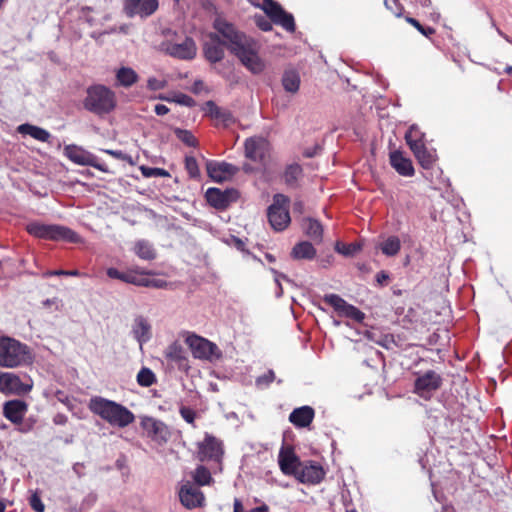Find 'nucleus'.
<instances>
[{"label": "nucleus", "instance_id": "31", "mask_svg": "<svg viewBox=\"0 0 512 512\" xmlns=\"http://www.w3.org/2000/svg\"><path fill=\"white\" fill-rule=\"evenodd\" d=\"M305 234L315 243H321L323 239V226L313 218H305L302 223Z\"/></svg>", "mask_w": 512, "mask_h": 512}, {"label": "nucleus", "instance_id": "13", "mask_svg": "<svg viewBox=\"0 0 512 512\" xmlns=\"http://www.w3.org/2000/svg\"><path fill=\"white\" fill-rule=\"evenodd\" d=\"M224 455L223 444L216 437L206 434L198 443L197 459L201 462L214 461L220 463Z\"/></svg>", "mask_w": 512, "mask_h": 512}, {"label": "nucleus", "instance_id": "45", "mask_svg": "<svg viewBox=\"0 0 512 512\" xmlns=\"http://www.w3.org/2000/svg\"><path fill=\"white\" fill-rule=\"evenodd\" d=\"M335 250L344 256H353L361 250V246L357 243L345 244L338 241L335 244Z\"/></svg>", "mask_w": 512, "mask_h": 512}, {"label": "nucleus", "instance_id": "4", "mask_svg": "<svg viewBox=\"0 0 512 512\" xmlns=\"http://www.w3.org/2000/svg\"><path fill=\"white\" fill-rule=\"evenodd\" d=\"M27 232L39 239L50 241H64L68 243H81V236L69 227L58 224H44L31 222L26 227Z\"/></svg>", "mask_w": 512, "mask_h": 512}, {"label": "nucleus", "instance_id": "59", "mask_svg": "<svg viewBox=\"0 0 512 512\" xmlns=\"http://www.w3.org/2000/svg\"><path fill=\"white\" fill-rule=\"evenodd\" d=\"M154 111L157 115L163 116L169 112V108L164 104H157L154 108Z\"/></svg>", "mask_w": 512, "mask_h": 512}, {"label": "nucleus", "instance_id": "53", "mask_svg": "<svg viewBox=\"0 0 512 512\" xmlns=\"http://www.w3.org/2000/svg\"><path fill=\"white\" fill-rule=\"evenodd\" d=\"M255 23L259 29L262 31H271L272 30V21L264 16H256L255 17Z\"/></svg>", "mask_w": 512, "mask_h": 512}, {"label": "nucleus", "instance_id": "17", "mask_svg": "<svg viewBox=\"0 0 512 512\" xmlns=\"http://www.w3.org/2000/svg\"><path fill=\"white\" fill-rule=\"evenodd\" d=\"M325 477V470L322 465L314 461L303 462L298 469L295 478L304 484H318Z\"/></svg>", "mask_w": 512, "mask_h": 512}, {"label": "nucleus", "instance_id": "26", "mask_svg": "<svg viewBox=\"0 0 512 512\" xmlns=\"http://www.w3.org/2000/svg\"><path fill=\"white\" fill-rule=\"evenodd\" d=\"M27 404L22 400H10L4 404L3 414L14 424H19L23 421L27 411Z\"/></svg>", "mask_w": 512, "mask_h": 512}, {"label": "nucleus", "instance_id": "16", "mask_svg": "<svg viewBox=\"0 0 512 512\" xmlns=\"http://www.w3.org/2000/svg\"><path fill=\"white\" fill-rule=\"evenodd\" d=\"M245 156L254 162L264 163L269 155L270 144L262 137H251L246 139Z\"/></svg>", "mask_w": 512, "mask_h": 512}, {"label": "nucleus", "instance_id": "3", "mask_svg": "<svg viewBox=\"0 0 512 512\" xmlns=\"http://www.w3.org/2000/svg\"><path fill=\"white\" fill-rule=\"evenodd\" d=\"M117 106L116 94L109 87L102 84H95L87 88L86 97L83 100V107L97 115L104 116Z\"/></svg>", "mask_w": 512, "mask_h": 512}, {"label": "nucleus", "instance_id": "46", "mask_svg": "<svg viewBox=\"0 0 512 512\" xmlns=\"http://www.w3.org/2000/svg\"><path fill=\"white\" fill-rule=\"evenodd\" d=\"M185 169L190 178L198 179L200 177V169L198 166V162L193 156L185 157Z\"/></svg>", "mask_w": 512, "mask_h": 512}, {"label": "nucleus", "instance_id": "19", "mask_svg": "<svg viewBox=\"0 0 512 512\" xmlns=\"http://www.w3.org/2000/svg\"><path fill=\"white\" fill-rule=\"evenodd\" d=\"M278 464L283 474L287 476L296 475L302 462L296 455L293 446H282L278 454Z\"/></svg>", "mask_w": 512, "mask_h": 512}, {"label": "nucleus", "instance_id": "9", "mask_svg": "<svg viewBox=\"0 0 512 512\" xmlns=\"http://www.w3.org/2000/svg\"><path fill=\"white\" fill-rule=\"evenodd\" d=\"M185 342L190 348L194 358L213 361L222 356L220 349L215 343L194 333L188 334Z\"/></svg>", "mask_w": 512, "mask_h": 512}, {"label": "nucleus", "instance_id": "27", "mask_svg": "<svg viewBox=\"0 0 512 512\" xmlns=\"http://www.w3.org/2000/svg\"><path fill=\"white\" fill-rule=\"evenodd\" d=\"M315 417V411L311 406L295 408L289 415V421L297 428L308 427Z\"/></svg>", "mask_w": 512, "mask_h": 512}, {"label": "nucleus", "instance_id": "23", "mask_svg": "<svg viewBox=\"0 0 512 512\" xmlns=\"http://www.w3.org/2000/svg\"><path fill=\"white\" fill-rule=\"evenodd\" d=\"M158 9L157 0H124V12L128 17H148Z\"/></svg>", "mask_w": 512, "mask_h": 512}, {"label": "nucleus", "instance_id": "6", "mask_svg": "<svg viewBox=\"0 0 512 512\" xmlns=\"http://www.w3.org/2000/svg\"><path fill=\"white\" fill-rule=\"evenodd\" d=\"M213 28L219 34L222 43L233 54L237 49L246 44L251 37L247 36L243 31L239 30L235 24L227 21L222 17L215 18Z\"/></svg>", "mask_w": 512, "mask_h": 512}, {"label": "nucleus", "instance_id": "8", "mask_svg": "<svg viewBox=\"0 0 512 512\" xmlns=\"http://www.w3.org/2000/svg\"><path fill=\"white\" fill-rule=\"evenodd\" d=\"M241 64L252 74H260L265 69V63L259 56V47L256 41L251 38L241 48L233 53Z\"/></svg>", "mask_w": 512, "mask_h": 512}, {"label": "nucleus", "instance_id": "52", "mask_svg": "<svg viewBox=\"0 0 512 512\" xmlns=\"http://www.w3.org/2000/svg\"><path fill=\"white\" fill-rule=\"evenodd\" d=\"M179 412H180L181 417L187 423L194 425L195 418H196V412L193 409L186 407V406H182L180 408Z\"/></svg>", "mask_w": 512, "mask_h": 512}, {"label": "nucleus", "instance_id": "32", "mask_svg": "<svg viewBox=\"0 0 512 512\" xmlns=\"http://www.w3.org/2000/svg\"><path fill=\"white\" fill-rule=\"evenodd\" d=\"M133 334L140 344L147 342L151 338V325L143 316L135 318Z\"/></svg>", "mask_w": 512, "mask_h": 512}, {"label": "nucleus", "instance_id": "44", "mask_svg": "<svg viewBox=\"0 0 512 512\" xmlns=\"http://www.w3.org/2000/svg\"><path fill=\"white\" fill-rule=\"evenodd\" d=\"M174 134L181 142H183L188 147H196L198 145V140L189 130L176 128L174 130Z\"/></svg>", "mask_w": 512, "mask_h": 512}, {"label": "nucleus", "instance_id": "22", "mask_svg": "<svg viewBox=\"0 0 512 512\" xmlns=\"http://www.w3.org/2000/svg\"><path fill=\"white\" fill-rule=\"evenodd\" d=\"M32 384L23 383L20 377L14 373H1L0 391L5 394L24 395L30 392Z\"/></svg>", "mask_w": 512, "mask_h": 512}, {"label": "nucleus", "instance_id": "54", "mask_svg": "<svg viewBox=\"0 0 512 512\" xmlns=\"http://www.w3.org/2000/svg\"><path fill=\"white\" fill-rule=\"evenodd\" d=\"M175 102L187 107H193L196 104L195 100L191 96L184 93L176 95Z\"/></svg>", "mask_w": 512, "mask_h": 512}, {"label": "nucleus", "instance_id": "62", "mask_svg": "<svg viewBox=\"0 0 512 512\" xmlns=\"http://www.w3.org/2000/svg\"><path fill=\"white\" fill-rule=\"evenodd\" d=\"M269 508L266 504H263L259 507L253 508L250 510V512H268Z\"/></svg>", "mask_w": 512, "mask_h": 512}, {"label": "nucleus", "instance_id": "40", "mask_svg": "<svg viewBox=\"0 0 512 512\" xmlns=\"http://www.w3.org/2000/svg\"><path fill=\"white\" fill-rule=\"evenodd\" d=\"M380 249L386 256L393 257L397 255L401 249V242L397 236H390L381 243Z\"/></svg>", "mask_w": 512, "mask_h": 512}, {"label": "nucleus", "instance_id": "48", "mask_svg": "<svg viewBox=\"0 0 512 512\" xmlns=\"http://www.w3.org/2000/svg\"><path fill=\"white\" fill-rule=\"evenodd\" d=\"M406 21L415 27L425 37H430L435 34V29L430 26H423L417 19L407 16Z\"/></svg>", "mask_w": 512, "mask_h": 512}, {"label": "nucleus", "instance_id": "55", "mask_svg": "<svg viewBox=\"0 0 512 512\" xmlns=\"http://www.w3.org/2000/svg\"><path fill=\"white\" fill-rule=\"evenodd\" d=\"M46 276H59V275H65V276H79L80 272L78 270H52L48 271L45 274Z\"/></svg>", "mask_w": 512, "mask_h": 512}, {"label": "nucleus", "instance_id": "63", "mask_svg": "<svg viewBox=\"0 0 512 512\" xmlns=\"http://www.w3.org/2000/svg\"><path fill=\"white\" fill-rule=\"evenodd\" d=\"M441 512H455V511H454V508L451 506H444V507H442Z\"/></svg>", "mask_w": 512, "mask_h": 512}, {"label": "nucleus", "instance_id": "29", "mask_svg": "<svg viewBox=\"0 0 512 512\" xmlns=\"http://www.w3.org/2000/svg\"><path fill=\"white\" fill-rule=\"evenodd\" d=\"M164 357L167 361L177 364L180 369L188 367L186 353L181 344L176 341L166 348Z\"/></svg>", "mask_w": 512, "mask_h": 512}, {"label": "nucleus", "instance_id": "51", "mask_svg": "<svg viewBox=\"0 0 512 512\" xmlns=\"http://www.w3.org/2000/svg\"><path fill=\"white\" fill-rule=\"evenodd\" d=\"M31 508L36 512H44L45 506L37 492L33 493L29 499Z\"/></svg>", "mask_w": 512, "mask_h": 512}, {"label": "nucleus", "instance_id": "21", "mask_svg": "<svg viewBox=\"0 0 512 512\" xmlns=\"http://www.w3.org/2000/svg\"><path fill=\"white\" fill-rule=\"evenodd\" d=\"M179 499L181 504L187 509L202 507L205 503V496L203 492L190 482L181 486L179 490Z\"/></svg>", "mask_w": 512, "mask_h": 512}, {"label": "nucleus", "instance_id": "30", "mask_svg": "<svg viewBox=\"0 0 512 512\" xmlns=\"http://www.w3.org/2000/svg\"><path fill=\"white\" fill-rule=\"evenodd\" d=\"M417 159L420 166L424 169H431L437 160V155L434 150H429L424 145L417 146L414 144L411 150Z\"/></svg>", "mask_w": 512, "mask_h": 512}, {"label": "nucleus", "instance_id": "25", "mask_svg": "<svg viewBox=\"0 0 512 512\" xmlns=\"http://www.w3.org/2000/svg\"><path fill=\"white\" fill-rule=\"evenodd\" d=\"M206 169L208 176L215 182H223L238 172L236 166L227 162L209 161L206 164Z\"/></svg>", "mask_w": 512, "mask_h": 512}, {"label": "nucleus", "instance_id": "47", "mask_svg": "<svg viewBox=\"0 0 512 512\" xmlns=\"http://www.w3.org/2000/svg\"><path fill=\"white\" fill-rule=\"evenodd\" d=\"M140 171L144 177H170V173L163 169V168H157V167H148V166H141Z\"/></svg>", "mask_w": 512, "mask_h": 512}, {"label": "nucleus", "instance_id": "18", "mask_svg": "<svg viewBox=\"0 0 512 512\" xmlns=\"http://www.w3.org/2000/svg\"><path fill=\"white\" fill-rule=\"evenodd\" d=\"M207 202L217 210H225L232 202L238 198V192L235 189H226L222 191L219 188H208L205 194Z\"/></svg>", "mask_w": 512, "mask_h": 512}, {"label": "nucleus", "instance_id": "33", "mask_svg": "<svg viewBox=\"0 0 512 512\" xmlns=\"http://www.w3.org/2000/svg\"><path fill=\"white\" fill-rule=\"evenodd\" d=\"M203 110L205 111V115L212 119L220 120L223 123H228L232 120V114L228 110L217 106L212 100L205 103Z\"/></svg>", "mask_w": 512, "mask_h": 512}, {"label": "nucleus", "instance_id": "49", "mask_svg": "<svg viewBox=\"0 0 512 512\" xmlns=\"http://www.w3.org/2000/svg\"><path fill=\"white\" fill-rule=\"evenodd\" d=\"M384 5L397 17L402 16L404 12V7L399 0H384Z\"/></svg>", "mask_w": 512, "mask_h": 512}, {"label": "nucleus", "instance_id": "64", "mask_svg": "<svg viewBox=\"0 0 512 512\" xmlns=\"http://www.w3.org/2000/svg\"><path fill=\"white\" fill-rule=\"evenodd\" d=\"M504 72L508 75H512V66H506Z\"/></svg>", "mask_w": 512, "mask_h": 512}, {"label": "nucleus", "instance_id": "28", "mask_svg": "<svg viewBox=\"0 0 512 512\" xmlns=\"http://www.w3.org/2000/svg\"><path fill=\"white\" fill-rule=\"evenodd\" d=\"M390 165L402 176L411 177L415 173L412 161L399 150L390 153Z\"/></svg>", "mask_w": 512, "mask_h": 512}, {"label": "nucleus", "instance_id": "50", "mask_svg": "<svg viewBox=\"0 0 512 512\" xmlns=\"http://www.w3.org/2000/svg\"><path fill=\"white\" fill-rule=\"evenodd\" d=\"M275 380V373L273 370H268L263 375L256 378V385L258 387L269 386Z\"/></svg>", "mask_w": 512, "mask_h": 512}, {"label": "nucleus", "instance_id": "20", "mask_svg": "<svg viewBox=\"0 0 512 512\" xmlns=\"http://www.w3.org/2000/svg\"><path fill=\"white\" fill-rule=\"evenodd\" d=\"M207 38L208 40L203 44L205 59L211 64L221 62L225 57L226 46L222 43L219 34L209 33Z\"/></svg>", "mask_w": 512, "mask_h": 512}, {"label": "nucleus", "instance_id": "43", "mask_svg": "<svg viewBox=\"0 0 512 512\" xmlns=\"http://www.w3.org/2000/svg\"><path fill=\"white\" fill-rule=\"evenodd\" d=\"M156 382L155 374L151 369L143 367L137 374V383L142 387H150Z\"/></svg>", "mask_w": 512, "mask_h": 512}, {"label": "nucleus", "instance_id": "2", "mask_svg": "<svg viewBox=\"0 0 512 512\" xmlns=\"http://www.w3.org/2000/svg\"><path fill=\"white\" fill-rule=\"evenodd\" d=\"M32 362L33 355L28 345L12 337H0V367L17 368Z\"/></svg>", "mask_w": 512, "mask_h": 512}, {"label": "nucleus", "instance_id": "12", "mask_svg": "<svg viewBox=\"0 0 512 512\" xmlns=\"http://www.w3.org/2000/svg\"><path fill=\"white\" fill-rule=\"evenodd\" d=\"M64 155L75 164L91 166L101 172H109L105 163L100 162L94 154L77 145H67L64 148Z\"/></svg>", "mask_w": 512, "mask_h": 512}, {"label": "nucleus", "instance_id": "56", "mask_svg": "<svg viewBox=\"0 0 512 512\" xmlns=\"http://www.w3.org/2000/svg\"><path fill=\"white\" fill-rule=\"evenodd\" d=\"M147 85L152 90H159V89L164 88L165 83L156 78H149Z\"/></svg>", "mask_w": 512, "mask_h": 512}, {"label": "nucleus", "instance_id": "15", "mask_svg": "<svg viewBox=\"0 0 512 512\" xmlns=\"http://www.w3.org/2000/svg\"><path fill=\"white\" fill-rule=\"evenodd\" d=\"M324 302L335 309L340 315L350 318L358 323H361L365 314L352 304L347 303L342 297L337 294H327L323 298Z\"/></svg>", "mask_w": 512, "mask_h": 512}, {"label": "nucleus", "instance_id": "11", "mask_svg": "<svg viewBox=\"0 0 512 512\" xmlns=\"http://www.w3.org/2000/svg\"><path fill=\"white\" fill-rule=\"evenodd\" d=\"M261 9L276 25L282 26L288 32H294L296 29L294 17L287 13L282 6L274 0H263Z\"/></svg>", "mask_w": 512, "mask_h": 512}, {"label": "nucleus", "instance_id": "37", "mask_svg": "<svg viewBox=\"0 0 512 512\" xmlns=\"http://www.w3.org/2000/svg\"><path fill=\"white\" fill-rule=\"evenodd\" d=\"M134 253L143 260H153L156 258V252L153 246L147 240H138L133 247Z\"/></svg>", "mask_w": 512, "mask_h": 512}, {"label": "nucleus", "instance_id": "34", "mask_svg": "<svg viewBox=\"0 0 512 512\" xmlns=\"http://www.w3.org/2000/svg\"><path fill=\"white\" fill-rule=\"evenodd\" d=\"M291 256L294 259H307L311 260L316 256V249L312 243L308 241H302L297 243L291 252Z\"/></svg>", "mask_w": 512, "mask_h": 512}, {"label": "nucleus", "instance_id": "24", "mask_svg": "<svg viewBox=\"0 0 512 512\" xmlns=\"http://www.w3.org/2000/svg\"><path fill=\"white\" fill-rule=\"evenodd\" d=\"M166 50L172 57L182 60H192L197 53L196 43L191 37H186L182 43L169 44Z\"/></svg>", "mask_w": 512, "mask_h": 512}, {"label": "nucleus", "instance_id": "42", "mask_svg": "<svg viewBox=\"0 0 512 512\" xmlns=\"http://www.w3.org/2000/svg\"><path fill=\"white\" fill-rule=\"evenodd\" d=\"M192 477L195 483L199 486L209 485L213 481L210 471L203 465H200L195 469Z\"/></svg>", "mask_w": 512, "mask_h": 512}, {"label": "nucleus", "instance_id": "41", "mask_svg": "<svg viewBox=\"0 0 512 512\" xmlns=\"http://www.w3.org/2000/svg\"><path fill=\"white\" fill-rule=\"evenodd\" d=\"M405 140L409 148L412 150L414 144L417 146L424 145V133H422L416 126H411L405 134Z\"/></svg>", "mask_w": 512, "mask_h": 512}, {"label": "nucleus", "instance_id": "1", "mask_svg": "<svg viewBox=\"0 0 512 512\" xmlns=\"http://www.w3.org/2000/svg\"><path fill=\"white\" fill-rule=\"evenodd\" d=\"M88 407L112 426L124 428L135 421V415L127 407L103 397L91 398Z\"/></svg>", "mask_w": 512, "mask_h": 512}, {"label": "nucleus", "instance_id": "58", "mask_svg": "<svg viewBox=\"0 0 512 512\" xmlns=\"http://www.w3.org/2000/svg\"><path fill=\"white\" fill-rule=\"evenodd\" d=\"M389 280V274L382 270L376 274V281L380 286H384Z\"/></svg>", "mask_w": 512, "mask_h": 512}, {"label": "nucleus", "instance_id": "60", "mask_svg": "<svg viewBox=\"0 0 512 512\" xmlns=\"http://www.w3.org/2000/svg\"><path fill=\"white\" fill-rule=\"evenodd\" d=\"M67 416H65L64 414H57L54 419H53V422L56 424V425H64L67 423Z\"/></svg>", "mask_w": 512, "mask_h": 512}, {"label": "nucleus", "instance_id": "39", "mask_svg": "<svg viewBox=\"0 0 512 512\" xmlns=\"http://www.w3.org/2000/svg\"><path fill=\"white\" fill-rule=\"evenodd\" d=\"M302 175H303L302 167L297 163H293L286 167L283 177H284L285 183L288 186L297 187V182L302 177Z\"/></svg>", "mask_w": 512, "mask_h": 512}, {"label": "nucleus", "instance_id": "35", "mask_svg": "<svg viewBox=\"0 0 512 512\" xmlns=\"http://www.w3.org/2000/svg\"><path fill=\"white\" fill-rule=\"evenodd\" d=\"M18 131L22 134L29 135L32 138L41 142H48L51 137L50 133L47 130L28 123L20 125L18 127Z\"/></svg>", "mask_w": 512, "mask_h": 512}, {"label": "nucleus", "instance_id": "5", "mask_svg": "<svg viewBox=\"0 0 512 512\" xmlns=\"http://www.w3.org/2000/svg\"><path fill=\"white\" fill-rule=\"evenodd\" d=\"M106 274L111 279H118L122 282L132 284L139 287H152L156 289H165L169 283L164 279H150L148 275H154L152 271H146L139 267L128 269L127 271H119L114 267L107 269Z\"/></svg>", "mask_w": 512, "mask_h": 512}, {"label": "nucleus", "instance_id": "7", "mask_svg": "<svg viewBox=\"0 0 512 512\" xmlns=\"http://www.w3.org/2000/svg\"><path fill=\"white\" fill-rule=\"evenodd\" d=\"M290 199L288 196L278 193L273 196V202L267 209V218L274 231H284L291 222L289 213Z\"/></svg>", "mask_w": 512, "mask_h": 512}, {"label": "nucleus", "instance_id": "61", "mask_svg": "<svg viewBox=\"0 0 512 512\" xmlns=\"http://www.w3.org/2000/svg\"><path fill=\"white\" fill-rule=\"evenodd\" d=\"M303 209H304V204L302 201H296L294 203V211L295 212H299V213H302L303 212Z\"/></svg>", "mask_w": 512, "mask_h": 512}, {"label": "nucleus", "instance_id": "14", "mask_svg": "<svg viewBox=\"0 0 512 512\" xmlns=\"http://www.w3.org/2000/svg\"><path fill=\"white\" fill-rule=\"evenodd\" d=\"M140 426L146 433L147 437L159 445L165 444L170 438V430L161 420L150 416H144L141 418Z\"/></svg>", "mask_w": 512, "mask_h": 512}, {"label": "nucleus", "instance_id": "10", "mask_svg": "<svg viewBox=\"0 0 512 512\" xmlns=\"http://www.w3.org/2000/svg\"><path fill=\"white\" fill-rule=\"evenodd\" d=\"M442 382L440 374L434 370H428L415 379L413 392L419 397L429 400L441 388Z\"/></svg>", "mask_w": 512, "mask_h": 512}, {"label": "nucleus", "instance_id": "36", "mask_svg": "<svg viewBox=\"0 0 512 512\" xmlns=\"http://www.w3.org/2000/svg\"><path fill=\"white\" fill-rule=\"evenodd\" d=\"M138 74L130 67H121L116 72V80L118 85L129 88L137 83Z\"/></svg>", "mask_w": 512, "mask_h": 512}, {"label": "nucleus", "instance_id": "38", "mask_svg": "<svg viewBox=\"0 0 512 512\" xmlns=\"http://www.w3.org/2000/svg\"><path fill=\"white\" fill-rule=\"evenodd\" d=\"M282 85L285 91L296 93L300 87V76L294 70H287L282 76Z\"/></svg>", "mask_w": 512, "mask_h": 512}, {"label": "nucleus", "instance_id": "57", "mask_svg": "<svg viewBox=\"0 0 512 512\" xmlns=\"http://www.w3.org/2000/svg\"><path fill=\"white\" fill-rule=\"evenodd\" d=\"M104 152L109 154V155H111V156H113L116 159H119V160H127L129 158L121 150H110V149H107V150H104Z\"/></svg>", "mask_w": 512, "mask_h": 512}]
</instances>
